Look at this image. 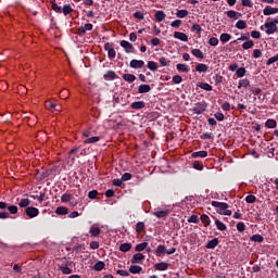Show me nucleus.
<instances>
[{
	"label": "nucleus",
	"mask_w": 278,
	"mask_h": 278,
	"mask_svg": "<svg viewBox=\"0 0 278 278\" xmlns=\"http://www.w3.org/2000/svg\"><path fill=\"white\" fill-rule=\"evenodd\" d=\"M207 65L206 64H203V63H200L195 66V71L198 73H207Z\"/></svg>",
	"instance_id": "26"
},
{
	"label": "nucleus",
	"mask_w": 278,
	"mask_h": 278,
	"mask_svg": "<svg viewBox=\"0 0 278 278\" xmlns=\"http://www.w3.org/2000/svg\"><path fill=\"white\" fill-rule=\"evenodd\" d=\"M153 214L156 218H166V216H168V211H156Z\"/></svg>",
	"instance_id": "29"
},
{
	"label": "nucleus",
	"mask_w": 278,
	"mask_h": 278,
	"mask_svg": "<svg viewBox=\"0 0 278 278\" xmlns=\"http://www.w3.org/2000/svg\"><path fill=\"white\" fill-rule=\"evenodd\" d=\"M251 36L255 39V40H260V38H262V33L257 31V30H252L251 31Z\"/></svg>",
	"instance_id": "56"
},
{
	"label": "nucleus",
	"mask_w": 278,
	"mask_h": 278,
	"mask_svg": "<svg viewBox=\"0 0 278 278\" xmlns=\"http://www.w3.org/2000/svg\"><path fill=\"white\" fill-rule=\"evenodd\" d=\"M188 223H195L198 224L199 223V216L197 215H191L188 219Z\"/></svg>",
	"instance_id": "60"
},
{
	"label": "nucleus",
	"mask_w": 278,
	"mask_h": 278,
	"mask_svg": "<svg viewBox=\"0 0 278 278\" xmlns=\"http://www.w3.org/2000/svg\"><path fill=\"white\" fill-rule=\"evenodd\" d=\"M218 247V239H213L206 244V249H216Z\"/></svg>",
	"instance_id": "30"
},
{
	"label": "nucleus",
	"mask_w": 278,
	"mask_h": 278,
	"mask_svg": "<svg viewBox=\"0 0 278 278\" xmlns=\"http://www.w3.org/2000/svg\"><path fill=\"white\" fill-rule=\"evenodd\" d=\"M97 194H99V191H97V190H91V191H89L88 197H89L90 199H97Z\"/></svg>",
	"instance_id": "62"
},
{
	"label": "nucleus",
	"mask_w": 278,
	"mask_h": 278,
	"mask_svg": "<svg viewBox=\"0 0 278 278\" xmlns=\"http://www.w3.org/2000/svg\"><path fill=\"white\" fill-rule=\"evenodd\" d=\"M193 168H195V170H203V164L200 163L199 161H195L193 163Z\"/></svg>",
	"instance_id": "58"
},
{
	"label": "nucleus",
	"mask_w": 278,
	"mask_h": 278,
	"mask_svg": "<svg viewBox=\"0 0 278 278\" xmlns=\"http://www.w3.org/2000/svg\"><path fill=\"white\" fill-rule=\"evenodd\" d=\"M25 214L29 218H36V216H38V214H40V211L37 207L28 206L25 208Z\"/></svg>",
	"instance_id": "4"
},
{
	"label": "nucleus",
	"mask_w": 278,
	"mask_h": 278,
	"mask_svg": "<svg viewBox=\"0 0 278 278\" xmlns=\"http://www.w3.org/2000/svg\"><path fill=\"white\" fill-rule=\"evenodd\" d=\"M144 66V61L142 60H131L130 61V68H142Z\"/></svg>",
	"instance_id": "9"
},
{
	"label": "nucleus",
	"mask_w": 278,
	"mask_h": 278,
	"mask_svg": "<svg viewBox=\"0 0 278 278\" xmlns=\"http://www.w3.org/2000/svg\"><path fill=\"white\" fill-rule=\"evenodd\" d=\"M208 45H210L211 47H218V38H216V37L210 38Z\"/></svg>",
	"instance_id": "50"
},
{
	"label": "nucleus",
	"mask_w": 278,
	"mask_h": 278,
	"mask_svg": "<svg viewBox=\"0 0 278 278\" xmlns=\"http://www.w3.org/2000/svg\"><path fill=\"white\" fill-rule=\"evenodd\" d=\"M164 253H166V247L164 245H159L155 250V255L156 257H162V255H164Z\"/></svg>",
	"instance_id": "19"
},
{
	"label": "nucleus",
	"mask_w": 278,
	"mask_h": 278,
	"mask_svg": "<svg viewBox=\"0 0 278 278\" xmlns=\"http://www.w3.org/2000/svg\"><path fill=\"white\" fill-rule=\"evenodd\" d=\"M200 220L203 223L204 227H210L212 220H210V216L206 214L201 215Z\"/></svg>",
	"instance_id": "22"
},
{
	"label": "nucleus",
	"mask_w": 278,
	"mask_h": 278,
	"mask_svg": "<svg viewBox=\"0 0 278 278\" xmlns=\"http://www.w3.org/2000/svg\"><path fill=\"white\" fill-rule=\"evenodd\" d=\"M89 233H91V236H93V238H97V236H99L101 233V228L91 227L89 230Z\"/></svg>",
	"instance_id": "32"
},
{
	"label": "nucleus",
	"mask_w": 278,
	"mask_h": 278,
	"mask_svg": "<svg viewBox=\"0 0 278 278\" xmlns=\"http://www.w3.org/2000/svg\"><path fill=\"white\" fill-rule=\"evenodd\" d=\"M215 225H216L218 231H226L227 230V226L218 219L215 220Z\"/></svg>",
	"instance_id": "28"
},
{
	"label": "nucleus",
	"mask_w": 278,
	"mask_h": 278,
	"mask_svg": "<svg viewBox=\"0 0 278 278\" xmlns=\"http://www.w3.org/2000/svg\"><path fill=\"white\" fill-rule=\"evenodd\" d=\"M244 229H247V226L244 225V223L239 222L237 224V230L240 231V233H242V231H244Z\"/></svg>",
	"instance_id": "57"
},
{
	"label": "nucleus",
	"mask_w": 278,
	"mask_h": 278,
	"mask_svg": "<svg viewBox=\"0 0 278 278\" xmlns=\"http://www.w3.org/2000/svg\"><path fill=\"white\" fill-rule=\"evenodd\" d=\"M278 18H275L273 22H266L265 27L267 36H271V34H277L278 31Z\"/></svg>",
	"instance_id": "2"
},
{
	"label": "nucleus",
	"mask_w": 278,
	"mask_h": 278,
	"mask_svg": "<svg viewBox=\"0 0 278 278\" xmlns=\"http://www.w3.org/2000/svg\"><path fill=\"white\" fill-rule=\"evenodd\" d=\"M251 81H249V79H241L238 84V88H249Z\"/></svg>",
	"instance_id": "33"
},
{
	"label": "nucleus",
	"mask_w": 278,
	"mask_h": 278,
	"mask_svg": "<svg viewBox=\"0 0 278 278\" xmlns=\"http://www.w3.org/2000/svg\"><path fill=\"white\" fill-rule=\"evenodd\" d=\"M176 68H177V71H179L180 73H189V72H190V67H188V65L181 64V63H178V64L176 65Z\"/></svg>",
	"instance_id": "18"
},
{
	"label": "nucleus",
	"mask_w": 278,
	"mask_h": 278,
	"mask_svg": "<svg viewBox=\"0 0 278 278\" xmlns=\"http://www.w3.org/2000/svg\"><path fill=\"white\" fill-rule=\"evenodd\" d=\"M255 46V42H253V40H248L245 42H243L242 45V49H253V47Z\"/></svg>",
	"instance_id": "35"
},
{
	"label": "nucleus",
	"mask_w": 278,
	"mask_h": 278,
	"mask_svg": "<svg viewBox=\"0 0 278 278\" xmlns=\"http://www.w3.org/2000/svg\"><path fill=\"white\" fill-rule=\"evenodd\" d=\"M236 27L237 29H247V22H244V20H239L236 23Z\"/></svg>",
	"instance_id": "37"
},
{
	"label": "nucleus",
	"mask_w": 278,
	"mask_h": 278,
	"mask_svg": "<svg viewBox=\"0 0 278 278\" xmlns=\"http://www.w3.org/2000/svg\"><path fill=\"white\" fill-rule=\"evenodd\" d=\"M131 174L129 173H125L123 176H122V181H129L131 179Z\"/></svg>",
	"instance_id": "61"
},
{
	"label": "nucleus",
	"mask_w": 278,
	"mask_h": 278,
	"mask_svg": "<svg viewBox=\"0 0 278 278\" xmlns=\"http://www.w3.org/2000/svg\"><path fill=\"white\" fill-rule=\"evenodd\" d=\"M200 88H202V90H206V92L212 91V85H210L207 83H201Z\"/></svg>",
	"instance_id": "46"
},
{
	"label": "nucleus",
	"mask_w": 278,
	"mask_h": 278,
	"mask_svg": "<svg viewBox=\"0 0 278 278\" xmlns=\"http://www.w3.org/2000/svg\"><path fill=\"white\" fill-rule=\"evenodd\" d=\"M8 208V212H10V214H18V206L16 205H10V206H7Z\"/></svg>",
	"instance_id": "45"
},
{
	"label": "nucleus",
	"mask_w": 278,
	"mask_h": 278,
	"mask_svg": "<svg viewBox=\"0 0 278 278\" xmlns=\"http://www.w3.org/2000/svg\"><path fill=\"white\" fill-rule=\"evenodd\" d=\"M52 3V10L56 12L58 14H62V7H59L58 3H55V0H51Z\"/></svg>",
	"instance_id": "39"
},
{
	"label": "nucleus",
	"mask_w": 278,
	"mask_h": 278,
	"mask_svg": "<svg viewBox=\"0 0 278 278\" xmlns=\"http://www.w3.org/2000/svg\"><path fill=\"white\" fill-rule=\"evenodd\" d=\"M174 38H177L178 40H181L182 42H188V35L185 33L175 31Z\"/></svg>",
	"instance_id": "11"
},
{
	"label": "nucleus",
	"mask_w": 278,
	"mask_h": 278,
	"mask_svg": "<svg viewBox=\"0 0 278 278\" xmlns=\"http://www.w3.org/2000/svg\"><path fill=\"white\" fill-rule=\"evenodd\" d=\"M226 14H227L228 18H235V21L240 18V16H242L241 13H238L233 10H230V11L226 12Z\"/></svg>",
	"instance_id": "16"
},
{
	"label": "nucleus",
	"mask_w": 278,
	"mask_h": 278,
	"mask_svg": "<svg viewBox=\"0 0 278 278\" xmlns=\"http://www.w3.org/2000/svg\"><path fill=\"white\" fill-rule=\"evenodd\" d=\"M154 18L156 23H162V21L166 18V13H164V11H156Z\"/></svg>",
	"instance_id": "10"
},
{
	"label": "nucleus",
	"mask_w": 278,
	"mask_h": 278,
	"mask_svg": "<svg viewBox=\"0 0 278 278\" xmlns=\"http://www.w3.org/2000/svg\"><path fill=\"white\" fill-rule=\"evenodd\" d=\"M144 260V255L142 253H137L131 258V264H140Z\"/></svg>",
	"instance_id": "12"
},
{
	"label": "nucleus",
	"mask_w": 278,
	"mask_h": 278,
	"mask_svg": "<svg viewBox=\"0 0 278 278\" xmlns=\"http://www.w3.org/2000/svg\"><path fill=\"white\" fill-rule=\"evenodd\" d=\"M99 140H101V138L99 137H91L88 138L84 141L85 144H94V142H99Z\"/></svg>",
	"instance_id": "36"
},
{
	"label": "nucleus",
	"mask_w": 278,
	"mask_h": 278,
	"mask_svg": "<svg viewBox=\"0 0 278 278\" xmlns=\"http://www.w3.org/2000/svg\"><path fill=\"white\" fill-rule=\"evenodd\" d=\"M143 229H144V222L137 223V225H136L137 233H142Z\"/></svg>",
	"instance_id": "44"
},
{
	"label": "nucleus",
	"mask_w": 278,
	"mask_h": 278,
	"mask_svg": "<svg viewBox=\"0 0 278 278\" xmlns=\"http://www.w3.org/2000/svg\"><path fill=\"white\" fill-rule=\"evenodd\" d=\"M212 206L217 207L219 210L218 214H222L223 216H231L232 214L231 210H228L229 204L225 202L213 201Z\"/></svg>",
	"instance_id": "1"
},
{
	"label": "nucleus",
	"mask_w": 278,
	"mask_h": 278,
	"mask_svg": "<svg viewBox=\"0 0 278 278\" xmlns=\"http://www.w3.org/2000/svg\"><path fill=\"white\" fill-rule=\"evenodd\" d=\"M172 81L173 84H181V81H184V78L179 75H175L173 76Z\"/></svg>",
	"instance_id": "52"
},
{
	"label": "nucleus",
	"mask_w": 278,
	"mask_h": 278,
	"mask_svg": "<svg viewBox=\"0 0 278 278\" xmlns=\"http://www.w3.org/2000/svg\"><path fill=\"white\" fill-rule=\"evenodd\" d=\"M177 18H186L188 16V10H179L176 13Z\"/></svg>",
	"instance_id": "41"
},
{
	"label": "nucleus",
	"mask_w": 278,
	"mask_h": 278,
	"mask_svg": "<svg viewBox=\"0 0 278 278\" xmlns=\"http://www.w3.org/2000/svg\"><path fill=\"white\" fill-rule=\"evenodd\" d=\"M121 47H123V49H125L126 53H132L134 52V45H131L127 40H122L121 41Z\"/></svg>",
	"instance_id": "6"
},
{
	"label": "nucleus",
	"mask_w": 278,
	"mask_h": 278,
	"mask_svg": "<svg viewBox=\"0 0 278 278\" xmlns=\"http://www.w3.org/2000/svg\"><path fill=\"white\" fill-rule=\"evenodd\" d=\"M68 97V90L63 89L60 94V99H66Z\"/></svg>",
	"instance_id": "63"
},
{
	"label": "nucleus",
	"mask_w": 278,
	"mask_h": 278,
	"mask_svg": "<svg viewBox=\"0 0 278 278\" xmlns=\"http://www.w3.org/2000/svg\"><path fill=\"white\" fill-rule=\"evenodd\" d=\"M72 199H73V194H71V193H64L61 197L62 203H68L70 201H72Z\"/></svg>",
	"instance_id": "34"
},
{
	"label": "nucleus",
	"mask_w": 278,
	"mask_h": 278,
	"mask_svg": "<svg viewBox=\"0 0 278 278\" xmlns=\"http://www.w3.org/2000/svg\"><path fill=\"white\" fill-rule=\"evenodd\" d=\"M55 214L59 216H66V214H68V208L66 206H59L55 210Z\"/></svg>",
	"instance_id": "14"
},
{
	"label": "nucleus",
	"mask_w": 278,
	"mask_h": 278,
	"mask_svg": "<svg viewBox=\"0 0 278 278\" xmlns=\"http://www.w3.org/2000/svg\"><path fill=\"white\" fill-rule=\"evenodd\" d=\"M116 72H114V71H109L106 74H104V79L106 80V81H112V80H114V79H116Z\"/></svg>",
	"instance_id": "13"
},
{
	"label": "nucleus",
	"mask_w": 278,
	"mask_h": 278,
	"mask_svg": "<svg viewBox=\"0 0 278 278\" xmlns=\"http://www.w3.org/2000/svg\"><path fill=\"white\" fill-rule=\"evenodd\" d=\"M265 127H268V129H275V127H277V121L267 119L265 123Z\"/></svg>",
	"instance_id": "27"
},
{
	"label": "nucleus",
	"mask_w": 278,
	"mask_h": 278,
	"mask_svg": "<svg viewBox=\"0 0 278 278\" xmlns=\"http://www.w3.org/2000/svg\"><path fill=\"white\" fill-rule=\"evenodd\" d=\"M161 66H168V64H170V61H168V59L162 56L160 60H159Z\"/></svg>",
	"instance_id": "53"
},
{
	"label": "nucleus",
	"mask_w": 278,
	"mask_h": 278,
	"mask_svg": "<svg viewBox=\"0 0 278 278\" xmlns=\"http://www.w3.org/2000/svg\"><path fill=\"white\" fill-rule=\"evenodd\" d=\"M60 270L61 273H63V275H71V273H73L71 267H66V266H60Z\"/></svg>",
	"instance_id": "47"
},
{
	"label": "nucleus",
	"mask_w": 278,
	"mask_h": 278,
	"mask_svg": "<svg viewBox=\"0 0 278 278\" xmlns=\"http://www.w3.org/2000/svg\"><path fill=\"white\" fill-rule=\"evenodd\" d=\"M31 203V201H29V199H22L20 201V207H28V205Z\"/></svg>",
	"instance_id": "49"
},
{
	"label": "nucleus",
	"mask_w": 278,
	"mask_h": 278,
	"mask_svg": "<svg viewBox=\"0 0 278 278\" xmlns=\"http://www.w3.org/2000/svg\"><path fill=\"white\" fill-rule=\"evenodd\" d=\"M261 55H262V50L255 49V50L253 51V58L257 59V58H260Z\"/></svg>",
	"instance_id": "64"
},
{
	"label": "nucleus",
	"mask_w": 278,
	"mask_h": 278,
	"mask_svg": "<svg viewBox=\"0 0 278 278\" xmlns=\"http://www.w3.org/2000/svg\"><path fill=\"white\" fill-rule=\"evenodd\" d=\"M192 157H207V151L193 152Z\"/></svg>",
	"instance_id": "40"
},
{
	"label": "nucleus",
	"mask_w": 278,
	"mask_h": 278,
	"mask_svg": "<svg viewBox=\"0 0 278 278\" xmlns=\"http://www.w3.org/2000/svg\"><path fill=\"white\" fill-rule=\"evenodd\" d=\"M148 68H149V71H157V63H155L153 61H149Z\"/></svg>",
	"instance_id": "48"
},
{
	"label": "nucleus",
	"mask_w": 278,
	"mask_h": 278,
	"mask_svg": "<svg viewBox=\"0 0 278 278\" xmlns=\"http://www.w3.org/2000/svg\"><path fill=\"white\" fill-rule=\"evenodd\" d=\"M119 251H122V253H127L129 251H131V243H123L119 245Z\"/></svg>",
	"instance_id": "25"
},
{
	"label": "nucleus",
	"mask_w": 278,
	"mask_h": 278,
	"mask_svg": "<svg viewBox=\"0 0 278 278\" xmlns=\"http://www.w3.org/2000/svg\"><path fill=\"white\" fill-rule=\"evenodd\" d=\"M71 12H73V8L71 7V4H65L63 7V14H64V16H68V14H71Z\"/></svg>",
	"instance_id": "42"
},
{
	"label": "nucleus",
	"mask_w": 278,
	"mask_h": 278,
	"mask_svg": "<svg viewBox=\"0 0 278 278\" xmlns=\"http://www.w3.org/2000/svg\"><path fill=\"white\" fill-rule=\"evenodd\" d=\"M191 53L192 55H194V58H198L199 60H203L205 58L200 49H193L191 50Z\"/></svg>",
	"instance_id": "21"
},
{
	"label": "nucleus",
	"mask_w": 278,
	"mask_h": 278,
	"mask_svg": "<svg viewBox=\"0 0 278 278\" xmlns=\"http://www.w3.org/2000/svg\"><path fill=\"white\" fill-rule=\"evenodd\" d=\"M155 270H167L168 269V263H156L154 265Z\"/></svg>",
	"instance_id": "23"
},
{
	"label": "nucleus",
	"mask_w": 278,
	"mask_h": 278,
	"mask_svg": "<svg viewBox=\"0 0 278 278\" xmlns=\"http://www.w3.org/2000/svg\"><path fill=\"white\" fill-rule=\"evenodd\" d=\"M123 79L124 81H128L129 84H132V81H136V76L134 74H124Z\"/></svg>",
	"instance_id": "24"
},
{
	"label": "nucleus",
	"mask_w": 278,
	"mask_h": 278,
	"mask_svg": "<svg viewBox=\"0 0 278 278\" xmlns=\"http://www.w3.org/2000/svg\"><path fill=\"white\" fill-rule=\"evenodd\" d=\"M46 108H47V110H50V112H62V109L58 108V103H55L51 100L46 101Z\"/></svg>",
	"instance_id": "5"
},
{
	"label": "nucleus",
	"mask_w": 278,
	"mask_h": 278,
	"mask_svg": "<svg viewBox=\"0 0 278 278\" xmlns=\"http://www.w3.org/2000/svg\"><path fill=\"white\" fill-rule=\"evenodd\" d=\"M139 94H144L147 92H151V86L149 85H140L138 88Z\"/></svg>",
	"instance_id": "15"
},
{
	"label": "nucleus",
	"mask_w": 278,
	"mask_h": 278,
	"mask_svg": "<svg viewBox=\"0 0 278 278\" xmlns=\"http://www.w3.org/2000/svg\"><path fill=\"white\" fill-rule=\"evenodd\" d=\"M131 110H142L144 108H147V103H144V101H137V102H132L130 104Z\"/></svg>",
	"instance_id": "8"
},
{
	"label": "nucleus",
	"mask_w": 278,
	"mask_h": 278,
	"mask_svg": "<svg viewBox=\"0 0 278 278\" xmlns=\"http://www.w3.org/2000/svg\"><path fill=\"white\" fill-rule=\"evenodd\" d=\"M263 14L264 16H270L273 14H278V8H273L270 5H267L264 10H263Z\"/></svg>",
	"instance_id": "7"
},
{
	"label": "nucleus",
	"mask_w": 278,
	"mask_h": 278,
	"mask_svg": "<svg viewBox=\"0 0 278 278\" xmlns=\"http://www.w3.org/2000/svg\"><path fill=\"white\" fill-rule=\"evenodd\" d=\"M129 273H131V275H139V273H142V268L139 265H131Z\"/></svg>",
	"instance_id": "17"
},
{
	"label": "nucleus",
	"mask_w": 278,
	"mask_h": 278,
	"mask_svg": "<svg viewBox=\"0 0 278 278\" xmlns=\"http://www.w3.org/2000/svg\"><path fill=\"white\" fill-rule=\"evenodd\" d=\"M275 62H278V54H276L275 56H271L267 60L266 64L267 66H270V64H275Z\"/></svg>",
	"instance_id": "51"
},
{
	"label": "nucleus",
	"mask_w": 278,
	"mask_h": 278,
	"mask_svg": "<svg viewBox=\"0 0 278 278\" xmlns=\"http://www.w3.org/2000/svg\"><path fill=\"white\" fill-rule=\"evenodd\" d=\"M205 110H207V103L205 102H198L192 108V112H194V114H203Z\"/></svg>",
	"instance_id": "3"
},
{
	"label": "nucleus",
	"mask_w": 278,
	"mask_h": 278,
	"mask_svg": "<svg viewBox=\"0 0 278 278\" xmlns=\"http://www.w3.org/2000/svg\"><path fill=\"white\" fill-rule=\"evenodd\" d=\"M105 268V263L103 261H99L93 265V270H97L100 273V270H103Z\"/></svg>",
	"instance_id": "20"
},
{
	"label": "nucleus",
	"mask_w": 278,
	"mask_h": 278,
	"mask_svg": "<svg viewBox=\"0 0 278 278\" xmlns=\"http://www.w3.org/2000/svg\"><path fill=\"white\" fill-rule=\"evenodd\" d=\"M247 203H255L256 198L255 195L251 194L245 198Z\"/></svg>",
	"instance_id": "59"
},
{
	"label": "nucleus",
	"mask_w": 278,
	"mask_h": 278,
	"mask_svg": "<svg viewBox=\"0 0 278 278\" xmlns=\"http://www.w3.org/2000/svg\"><path fill=\"white\" fill-rule=\"evenodd\" d=\"M147 247H149V243L143 242V243H139L136 245L135 250L140 253V251H144V249H147Z\"/></svg>",
	"instance_id": "38"
},
{
	"label": "nucleus",
	"mask_w": 278,
	"mask_h": 278,
	"mask_svg": "<svg viewBox=\"0 0 278 278\" xmlns=\"http://www.w3.org/2000/svg\"><path fill=\"white\" fill-rule=\"evenodd\" d=\"M244 75H247V70L244 67H240L237 70L238 77H244Z\"/></svg>",
	"instance_id": "54"
},
{
	"label": "nucleus",
	"mask_w": 278,
	"mask_h": 278,
	"mask_svg": "<svg viewBox=\"0 0 278 278\" xmlns=\"http://www.w3.org/2000/svg\"><path fill=\"white\" fill-rule=\"evenodd\" d=\"M191 29H192V31H195L197 34H201V31H203V29L201 28V25H199V24H193Z\"/></svg>",
	"instance_id": "55"
},
{
	"label": "nucleus",
	"mask_w": 278,
	"mask_h": 278,
	"mask_svg": "<svg viewBox=\"0 0 278 278\" xmlns=\"http://www.w3.org/2000/svg\"><path fill=\"white\" fill-rule=\"evenodd\" d=\"M219 40L220 42H229V40H231V35L224 33L219 36Z\"/></svg>",
	"instance_id": "31"
},
{
	"label": "nucleus",
	"mask_w": 278,
	"mask_h": 278,
	"mask_svg": "<svg viewBox=\"0 0 278 278\" xmlns=\"http://www.w3.org/2000/svg\"><path fill=\"white\" fill-rule=\"evenodd\" d=\"M251 241L252 242H264V237H262V235H253L251 237Z\"/></svg>",
	"instance_id": "43"
}]
</instances>
